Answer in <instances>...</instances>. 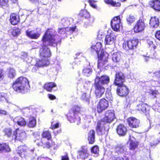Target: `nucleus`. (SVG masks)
<instances>
[{"label": "nucleus", "mask_w": 160, "mask_h": 160, "mask_svg": "<svg viewBox=\"0 0 160 160\" xmlns=\"http://www.w3.org/2000/svg\"><path fill=\"white\" fill-rule=\"evenodd\" d=\"M61 37L56 35V32L54 30L48 29L46 31L42 37V43L39 51L41 60L37 61L36 65L32 69L33 72H35L37 69L36 66L41 67L47 66L49 64V62L48 58L51 56V52L47 46L55 47L58 43L61 41Z\"/></svg>", "instance_id": "f257e3e1"}, {"label": "nucleus", "mask_w": 160, "mask_h": 160, "mask_svg": "<svg viewBox=\"0 0 160 160\" xmlns=\"http://www.w3.org/2000/svg\"><path fill=\"white\" fill-rule=\"evenodd\" d=\"M109 81V78L108 76L102 75L99 77L98 75H97L94 86L95 93L97 98H100L103 94L105 88L103 85L108 84Z\"/></svg>", "instance_id": "f03ea898"}, {"label": "nucleus", "mask_w": 160, "mask_h": 160, "mask_svg": "<svg viewBox=\"0 0 160 160\" xmlns=\"http://www.w3.org/2000/svg\"><path fill=\"white\" fill-rule=\"evenodd\" d=\"M12 88L17 92L24 94L27 92L30 87L27 78L25 77H21L17 79L13 83Z\"/></svg>", "instance_id": "7ed1b4c3"}, {"label": "nucleus", "mask_w": 160, "mask_h": 160, "mask_svg": "<svg viewBox=\"0 0 160 160\" xmlns=\"http://www.w3.org/2000/svg\"><path fill=\"white\" fill-rule=\"evenodd\" d=\"M81 108L78 106H73L68 115V118L71 122L76 123L78 125L80 123V118L78 116L80 112Z\"/></svg>", "instance_id": "20e7f679"}, {"label": "nucleus", "mask_w": 160, "mask_h": 160, "mask_svg": "<svg viewBox=\"0 0 160 160\" xmlns=\"http://www.w3.org/2000/svg\"><path fill=\"white\" fill-rule=\"evenodd\" d=\"M97 55L98 58V67L100 69H108V67L107 64L108 54L106 52H104L103 50H102L100 53H98Z\"/></svg>", "instance_id": "39448f33"}, {"label": "nucleus", "mask_w": 160, "mask_h": 160, "mask_svg": "<svg viewBox=\"0 0 160 160\" xmlns=\"http://www.w3.org/2000/svg\"><path fill=\"white\" fill-rule=\"evenodd\" d=\"M27 148L25 146H20L17 148V153L22 158H26L28 156H30L33 152L34 149H32L27 151Z\"/></svg>", "instance_id": "423d86ee"}, {"label": "nucleus", "mask_w": 160, "mask_h": 160, "mask_svg": "<svg viewBox=\"0 0 160 160\" xmlns=\"http://www.w3.org/2000/svg\"><path fill=\"white\" fill-rule=\"evenodd\" d=\"M138 43V39H130L125 41L123 43V48L126 50L135 49Z\"/></svg>", "instance_id": "0eeeda50"}, {"label": "nucleus", "mask_w": 160, "mask_h": 160, "mask_svg": "<svg viewBox=\"0 0 160 160\" xmlns=\"http://www.w3.org/2000/svg\"><path fill=\"white\" fill-rule=\"evenodd\" d=\"M118 86L116 92L117 94L121 97L126 96L128 94L129 90L127 87L124 83L121 85H116Z\"/></svg>", "instance_id": "6e6552de"}, {"label": "nucleus", "mask_w": 160, "mask_h": 160, "mask_svg": "<svg viewBox=\"0 0 160 160\" xmlns=\"http://www.w3.org/2000/svg\"><path fill=\"white\" fill-rule=\"evenodd\" d=\"M115 118L114 111L113 110H109L106 111L105 116L101 121L104 123H109L112 122Z\"/></svg>", "instance_id": "1a4fd4ad"}, {"label": "nucleus", "mask_w": 160, "mask_h": 160, "mask_svg": "<svg viewBox=\"0 0 160 160\" xmlns=\"http://www.w3.org/2000/svg\"><path fill=\"white\" fill-rule=\"evenodd\" d=\"M145 27V25L144 20L140 19L135 25L133 30L135 33L143 31Z\"/></svg>", "instance_id": "9d476101"}, {"label": "nucleus", "mask_w": 160, "mask_h": 160, "mask_svg": "<svg viewBox=\"0 0 160 160\" xmlns=\"http://www.w3.org/2000/svg\"><path fill=\"white\" fill-rule=\"evenodd\" d=\"M111 24L112 28L114 31H118L120 27L122 26L120 16H118L114 18L111 21Z\"/></svg>", "instance_id": "9b49d317"}, {"label": "nucleus", "mask_w": 160, "mask_h": 160, "mask_svg": "<svg viewBox=\"0 0 160 160\" xmlns=\"http://www.w3.org/2000/svg\"><path fill=\"white\" fill-rule=\"evenodd\" d=\"M13 137H14L15 139L21 141L27 138V135L24 131L18 128L14 132Z\"/></svg>", "instance_id": "f8f14e48"}, {"label": "nucleus", "mask_w": 160, "mask_h": 160, "mask_svg": "<svg viewBox=\"0 0 160 160\" xmlns=\"http://www.w3.org/2000/svg\"><path fill=\"white\" fill-rule=\"evenodd\" d=\"M75 26L72 28L66 27L59 28L58 32L61 34H66V36L67 37V35H71L75 32Z\"/></svg>", "instance_id": "ddd939ff"}, {"label": "nucleus", "mask_w": 160, "mask_h": 160, "mask_svg": "<svg viewBox=\"0 0 160 160\" xmlns=\"http://www.w3.org/2000/svg\"><path fill=\"white\" fill-rule=\"evenodd\" d=\"M108 106V102L105 99H102L100 100L97 105V111L101 113L106 109Z\"/></svg>", "instance_id": "4468645a"}, {"label": "nucleus", "mask_w": 160, "mask_h": 160, "mask_svg": "<svg viewBox=\"0 0 160 160\" xmlns=\"http://www.w3.org/2000/svg\"><path fill=\"white\" fill-rule=\"evenodd\" d=\"M125 81V76L124 74L121 72H117L115 75V78L114 84L116 85H121Z\"/></svg>", "instance_id": "2eb2a0df"}, {"label": "nucleus", "mask_w": 160, "mask_h": 160, "mask_svg": "<svg viewBox=\"0 0 160 160\" xmlns=\"http://www.w3.org/2000/svg\"><path fill=\"white\" fill-rule=\"evenodd\" d=\"M106 125V124L103 122L99 121L98 122L96 127V131L98 135H101L105 134V131L104 127Z\"/></svg>", "instance_id": "dca6fc26"}, {"label": "nucleus", "mask_w": 160, "mask_h": 160, "mask_svg": "<svg viewBox=\"0 0 160 160\" xmlns=\"http://www.w3.org/2000/svg\"><path fill=\"white\" fill-rule=\"evenodd\" d=\"M116 39V36L114 33L112 32L106 35L105 40V43L108 45L113 44Z\"/></svg>", "instance_id": "f3484780"}, {"label": "nucleus", "mask_w": 160, "mask_h": 160, "mask_svg": "<svg viewBox=\"0 0 160 160\" xmlns=\"http://www.w3.org/2000/svg\"><path fill=\"white\" fill-rule=\"evenodd\" d=\"M128 124L129 127L132 128H138L139 124L138 120L133 117H130L127 120Z\"/></svg>", "instance_id": "a211bd4d"}, {"label": "nucleus", "mask_w": 160, "mask_h": 160, "mask_svg": "<svg viewBox=\"0 0 160 160\" xmlns=\"http://www.w3.org/2000/svg\"><path fill=\"white\" fill-rule=\"evenodd\" d=\"M136 109L141 113H145L148 110V107L147 104L142 102L137 105Z\"/></svg>", "instance_id": "6ab92c4d"}, {"label": "nucleus", "mask_w": 160, "mask_h": 160, "mask_svg": "<svg viewBox=\"0 0 160 160\" xmlns=\"http://www.w3.org/2000/svg\"><path fill=\"white\" fill-rule=\"evenodd\" d=\"M127 131L126 127L122 124H119L117 126L116 128L117 132L120 136H125Z\"/></svg>", "instance_id": "aec40b11"}, {"label": "nucleus", "mask_w": 160, "mask_h": 160, "mask_svg": "<svg viewBox=\"0 0 160 160\" xmlns=\"http://www.w3.org/2000/svg\"><path fill=\"white\" fill-rule=\"evenodd\" d=\"M27 35L32 39H37L40 36V33L36 30L30 31L29 30L26 31Z\"/></svg>", "instance_id": "412c9836"}, {"label": "nucleus", "mask_w": 160, "mask_h": 160, "mask_svg": "<svg viewBox=\"0 0 160 160\" xmlns=\"http://www.w3.org/2000/svg\"><path fill=\"white\" fill-rule=\"evenodd\" d=\"M87 65L88 66H85L82 70V74L83 75L89 77L91 75L92 70V66L90 65V63L88 62Z\"/></svg>", "instance_id": "4be33fe9"}, {"label": "nucleus", "mask_w": 160, "mask_h": 160, "mask_svg": "<svg viewBox=\"0 0 160 160\" xmlns=\"http://www.w3.org/2000/svg\"><path fill=\"white\" fill-rule=\"evenodd\" d=\"M149 5L155 10L160 11V0H152L150 2Z\"/></svg>", "instance_id": "5701e85b"}, {"label": "nucleus", "mask_w": 160, "mask_h": 160, "mask_svg": "<svg viewBox=\"0 0 160 160\" xmlns=\"http://www.w3.org/2000/svg\"><path fill=\"white\" fill-rule=\"evenodd\" d=\"M13 121L21 126H24L26 124V122L25 119L20 116H18L15 117L13 119Z\"/></svg>", "instance_id": "b1692460"}, {"label": "nucleus", "mask_w": 160, "mask_h": 160, "mask_svg": "<svg viewBox=\"0 0 160 160\" xmlns=\"http://www.w3.org/2000/svg\"><path fill=\"white\" fill-rule=\"evenodd\" d=\"M78 154L81 158L85 159L88 155V148L86 146H83L81 150L78 152Z\"/></svg>", "instance_id": "393cba45"}, {"label": "nucleus", "mask_w": 160, "mask_h": 160, "mask_svg": "<svg viewBox=\"0 0 160 160\" xmlns=\"http://www.w3.org/2000/svg\"><path fill=\"white\" fill-rule=\"evenodd\" d=\"M127 150L126 147L121 145L117 146L114 149L115 152L118 154H125Z\"/></svg>", "instance_id": "a878e982"}, {"label": "nucleus", "mask_w": 160, "mask_h": 160, "mask_svg": "<svg viewBox=\"0 0 160 160\" xmlns=\"http://www.w3.org/2000/svg\"><path fill=\"white\" fill-rule=\"evenodd\" d=\"M20 21L19 16L15 13L12 14L10 16V21L11 23L13 25L17 24Z\"/></svg>", "instance_id": "bb28decb"}, {"label": "nucleus", "mask_w": 160, "mask_h": 160, "mask_svg": "<svg viewBox=\"0 0 160 160\" xmlns=\"http://www.w3.org/2000/svg\"><path fill=\"white\" fill-rule=\"evenodd\" d=\"M79 15L82 17H84L85 18H89V23H92L94 21V19L90 17V15L89 13L85 10H82L79 13Z\"/></svg>", "instance_id": "cd10ccee"}, {"label": "nucleus", "mask_w": 160, "mask_h": 160, "mask_svg": "<svg viewBox=\"0 0 160 160\" xmlns=\"http://www.w3.org/2000/svg\"><path fill=\"white\" fill-rule=\"evenodd\" d=\"M159 21L158 18L156 17H152L150 20L149 24L152 27L157 28L159 25Z\"/></svg>", "instance_id": "c85d7f7f"}, {"label": "nucleus", "mask_w": 160, "mask_h": 160, "mask_svg": "<svg viewBox=\"0 0 160 160\" xmlns=\"http://www.w3.org/2000/svg\"><path fill=\"white\" fill-rule=\"evenodd\" d=\"M95 131L92 130H90L88 134V140L89 143L91 144H93L95 141Z\"/></svg>", "instance_id": "c756f323"}, {"label": "nucleus", "mask_w": 160, "mask_h": 160, "mask_svg": "<svg viewBox=\"0 0 160 160\" xmlns=\"http://www.w3.org/2000/svg\"><path fill=\"white\" fill-rule=\"evenodd\" d=\"M102 44L100 42H97L95 45L92 46L91 47V50L92 52H95L97 55L100 53L101 51Z\"/></svg>", "instance_id": "7c9ffc66"}, {"label": "nucleus", "mask_w": 160, "mask_h": 160, "mask_svg": "<svg viewBox=\"0 0 160 160\" xmlns=\"http://www.w3.org/2000/svg\"><path fill=\"white\" fill-rule=\"evenodd\" d=\"M10 151L8 144L6 143H0V153L9 152Z\"/></svg>", "instance_id": "2f4dec72"}, {"label": "nucleus", "mask_w": 160, "mask_h": 160, "mask_svg": "<svg viewBox=\"0 0 160 160\" xmlns=\"http://www.w3.org/2000/svg\"><path fill=\"white\" fill-rule=\"evenodd\" d=\"M72 18H65L62 19L61 21V23L64 26L68 27L73 22Z\"/></svg>", "instance_id": "473e14b6"}, {"label": "nucleus", "mask_w": 160, "mask_h": 160, "mask_svg": "<svg viewBox=\"0 0 160 160\" xmlns=\"http://www.w3.org/2000/svg\"><path fill=\"white\" fill-rule=\"evenodd\" d=\"M7 74L8 77L10 78H13L16 76L15 70L12 68H10L7 69Z\"/></svg>", "instance_id": "72a5a7b5"}, {"label": "nucleus", "mask_w": 160, "mask_h": 160, "mask_svg": "<svg viewBox=\"0 0 160 160\" xmlns=\"http://www.w3.org/2000/svg\"><path fill=\"white\" fill-rule=\"evenodd\" d=\"M121 59V56L120 52H116L112 55V59L115 62H119Z\"/></svg>", "instance_id": "f704fd0d"}, {"label": "nucleus", "mask_w": 160, "mask_h": 160, "mask_svg": "<svg viewBox=\"0 0 160 160\" xmlns=\"http://www.w3.org/2000/svg\"><path fill=\"white\" fill-rule=\"evenodd\" d=\"M42 138L41 139H43L44 140V138H46L47 140H49L51 139V132L48 130L44 131L42 134Z\"/></svg>", "instance_id": "c9c22d12"}, {"label": "nucleus", "mask_w": 160, "mask_h": 160, "mask_svg": "<svg viewBox=\"0 0 160 160\" xmlns=\"http://www.w3.org/2000/svg\"><path fill=\"white\" fill-rule=\"evenodd\" d=\"M56 86V84L54 82L47 83L44 85V88L47 91L51 92L52 89Z\"/></svg>", "instance_id": "e433bc0d"}, {"label": "nucleus", "mask_w": 160, "mask_h": 160, "mask_svg": "<svg viewBox=\"0 0 160 160\" xmlns=\"http://www.w3.org/2000/svg\"><path fill=\"white\" fill-rule=\"evenodd\" d=\"M90 93L89 92H85L83 93L81 97V99L84 102L88 103L89 102Z\"/></svg>", "instance_id": "4c0bfd02"}, {"label": "nucleus", "mask_w": 160, "mask_h": 160, "mask_svg": "<svg viewBox=\"0 0 160 160\" xmlns=\"http://www.w3.org/2000/svg\"><path fill=\"white\" fill-rule=\"evenodd\" d=\"M36 124V120L34 117H30L29 119V122L28 123V126L30 128L34 127Z\"/></svg>", "instance_id": "58836bf2"}, {"label": "nucleus", "mask_w": 160, "mask_h": 160, "mask_svg": "<svg viewBox=\"0 0 160 160\" xmlns=\"http://www.w3.org/2000/svg\"><path fill=\"white\" fill-rule=\"evenodd\" d=\"M138 142L136 141H133L132 138H130V150H134L138 146Z\"/></svg>", "instance_id": "ea45409f"}, {"label": "nucleus", "mask_w": 160, "mask_h": 160, "mask_svg": "<svg viewBox=\"0 0 160 160\" xmlns=\"http://www.w3.org/2000/svg\"><path fill=\"white\" fill-rule=\"evenodd\" d=\"M18 108L16 110V111H18L20 110L21 112L26 117L29 116L30 114H29L30 110L28 108H25L22 109H21L19 108L18 107H17Z\"/></svg>", "instance_id": "a19ab883"}, {"label": "nucleus", "mask_w": 160, "mask_h": 160, "mask_svg": "<svg viewBox=\"0 0 160 160\" xmlns=\"http://www.w3.org/2000/svg\"><path fill=\"white\" fill-rule=\"evenodd\" d=\"M128 24L131 25L135 20V18L134 16L130 15L127 17L126 19Z\"/></svg>", "instance_id": "79ce46f5"}, {"label": "nucleus", "mask_w": 160, "mask_h": 160, "mask_svg": "<svg viewBox=\"0 0 160 160\" xmlns=\"http://www.w3.org/2000/svg\"><path fill=\"white\" fill-rule=\"evenodd\" d=\"M48 141H47L45 142H44V140H43V139H41V143L38 145V146H42L44 148H49L51 147V144L49 141H48Z\"/></svg>", "instance_id": "37998d69"}, {"label": "nucleus", "mask_w": 160, "mask_h": 160, "mask_svg": "<svg viewBox=\"0 0 160 160\" xmlns=\"http://www.w3.org/2000/svg\"><path fill=\"white\" fill-rule=\"evenodd\" d=\"M104 1L106 3L111 4L112 6L114 7H119L121 5V4L120 2H116L112 0H104Z\"/></svg>", "instance_id": "c03bdc74"}, {"label": "nucleus", "mask_w": 160, "mask_h": 160, "mask_svg": "<svg viewBox=\"0 0 160 160\" xmlns=\"http://www.w3.org/2000/svg\"><path fill=\"white\" fill-rule=\"evenodd\" d=\"M2 132L4 135L7 137H10L12 134V130L10 128H5L3 130Z\"/></svg>", "instance_id": "a18cd8bd"}, {"label": "nucleus", "mask_w": 160, "mask_h": 160, "mask_svg": "<svg viewBox=\"0 0 160 160\" xmlns=\"http://www.w3.org/2000/svg\"><path fill=\"white\" fill-rule=\"evenodd\" d=\"M91 152L92 153L96 155V156H98L99 152L98 147L95 145L92 147L91 148Z\"/></svg>", "instance_id": "49530a36"}, {"label": "nucleus", "mask_w": 160, "mask_h": 160, "mask_svg": "<svg viewBox=\"0 0 160 160\" xmlns=\"http://www.w3.org/2000/svg\"><path fill=\"white\" fill-rule=\"evenodd\" d=\"M12 32V35L13 36H16L19 34L20 31L18 28L11 29L9 31Z\"/></svg>", "instance_id": "de8ad7c7"}, {"label": "nucleus", "mask_w": 160, "mask_h": 160, "mask_svg": "<svg viewBox=\"0 0 160 160\" xmlns=\"http://www.w3.org/2000/svg\"><path fill=\"white\" fill-rule=\"evenodd\" d=\"M8 0H0V7H7Z\"/></svg>", "instance_id": "09e8293b"}, {"label": "nucleus", "mask_w": 160, "mask_h": 160, "mask_svg": "<svg viewBox=\"0 0 160 160\" xmlns=\"http://www.w3.org/2000/svg\"><path fill=\"white\" fill-rule=\"evenodd\" d=\"M4 100L7 101L5 97V94L3 92H0V101L2 102Z\"/></svg>", "instance_id": "8fccbe9b"}, {"label": "nucleus", "mask_w": 160, "mask_h": 160, "mask_svg": "<svg viewBox=\"0 0 160 160\" xmlns=\"http://www.w3.org/2000/svg\"><path fill=\"white\" fill-rule=\"evenodd\" d=\"M59 127V123L58 122L54 123L52 122L51 128L52 129L58 128Z\"/></svg>", "instance_id": "3c124183"}, {"label": "nucleus", "mask_w": 160, "mask_h": 160, "mask_svg": "<svg viewBox=\"0 0 160 160\" xmlns=\"http://www.w3.org/2000/svg\"><path fill=\"white\" fill-rule=\"evenodd\" d=\"M154 97H156L159 94V92L157 90H151L150 92Z\"/></svg>", "instance_id": "603ef678"}, {"label": "nucleus", "mask_w": 160, "mask_h": 160, "mask_svg": "<svg viewBox=\"0 0 160 160\" xmlns=\"http://www.w3.org/2000/svg\"><path fill=\"white\" fill-rule=\"evenodd\" d=\"M154 76H156L158 79L160 80V70L153 73Z\"/></svg>", "instance_id": "864d4df0"}, {"label": "nucleus", "mask_w": 160, "mask_h": 160, "mask_svg": "<svg viewBox=\"0 0 160 160\" xmlns=\"http://www.w3.org/2000/svg\"><path fill=\"white\" fill-rule=\"evenodd\" d=\"M4 71L0 69V81L2 80L4 78Z\"/></svg>", "instance_id": "5fc2aeb1"}, {"label": "nucleus", "mask_w": 160, "mask_h": 160, "mask_svg": "<svg viewBox=\"0 0 160 160\" xmlns=\"http://www.w3.org/2000/svg\"><path fill=\"white\" fill-rule=\"evenodd\" d=\"M156 37L160 41V31L157 32L155 34Z\"/></svg>", "instance_id": "6e6d98bb"}, {"label": "nucleus", "mask_w": 160, "mask_h": 160, "mask_svg": "<svg viewBox=\"0 0 160 160\" xmlns=\"http://www.w3.org/2000/svg\"><path fill=\"white\" fill-rule=\"evenodd\" d=\"M112 160H124L123 158L121 157H113L112 158Z\"/></svg>", "instance_id": "4d7b16f0"}, {"label": "nucleus", "mask_w": 160, "mask_h": 160, "mask_svg": "<svg viewBox=\"0 0 160 160\" xmlns=\"http://www.w3.org/2000/svg\"><path fill=\"white\" fill-rule=\"evenodd\" d=\"M48 98L52 100L55 99L56 98V97L54 95L52 94H48Z\"/></svg>", "instance_id": "13d9d810"}, {"label": "nucleus", "mask_w": 160, "mask_h": 160, "mask_svg": "<svg viewBox=\"0 0 160 160\" xmlns=\"http://www.w3.org/2000/svg\"><path fill=\"white\" fill-rule=\"evenodd\" d=\"M92 2L93 1H89L88 2L90 5L94 8H96L97 7L96 5L94 3Z\"/></svg>", "instance_id": "bf43d9fd"}, {"label": "nucleus", "mask_w": 160, "mask_h": 160, "mask_svg": "<svg viewBox=\"0 0 160 160\" xmlns=\"http://www.w3.org/2000/svg\"><path fill=\"white\" fill-rule=\"evenodd\" d=\"M61 160H69V158L67 155L62 156Z\"/></svg>", "instance_id": "052dcab7"}, {"label": "nucleus", "mask_w": 160, "mask_h": 160, "mask_svg": "<svg viewBox=\"0 0 160 160\" xmlns=\"http://www.w3.org/2000/svg\"><path fill=\"white\" fill-rule=\"evenodd\" d=\"M160 142V137L158 139V140H156L155 142H152V145H157L159 142Z\"/></svg>", "instance_id": "680f3d73"}, {"label": "nucleus", "mask_w": 160, "mask_h": 160, "mask_svg": "<svg viewBox=\"0 0 160 160\" xmlns=\"http://www.w3.org/2000/svg\"><path fill=\"white\" fill-rule=\"evenodd\" d=\"M7 112L6 111L3 110H0V114L2 115H6Z\"/></svg>", "instance_id": "e2e57ef3"}, {"label": "nucleus", "mask_w": 160, "mask_h": 160, "mask_svg": "<svg viewBox=\"0 0 160 160\" xmlns=\"http://www.w3.org/2000/svg\"><path fill=\"white\" fill-rule=\"evenodd\" d=\"M158 139H154V138H151V141L150 142V145L151 146H156L157 145H152V142H156V140H158Z\"/></svg>", "instance_id": "0e129e2a"}, {"label": "nucleus", "mask_w": 160, "mask_h": 160, "mask_svg": "<svg viewBox=\"0 0 160 160\" xmlns=\"http://www.w3.org/2000/svg\"><path fill=\"white\" fill-rule=\"evenodd\" d=\"M144 59L145 60V62H147L148 61L149 59L150 58L149 57H147V56H144Z\"/></svg>", "instance_id": "69168bd1"}, {"label": "nucleus", "mask_w": 160, "mask_h": 160, "mask_svg": "<svg viewBox=\"0 0 160 160\" xmlns=\"http://www.w3.org/2000/svg\"><path fill=\"white\" fill-rule=\"evenodd\" d=\"M106 98H107L108 99H111V98L110 97H109V95L108 93H106Z\"/></svg>", "instance_id": "338daca9"}, {"label": "nucleus", "mask_w": 160, "mask_h": 160, "mask_svg": "<svg viewBox=\"0 0 160 160\" xmlns=\"http://www.w3.org/2000/svg\"><path fill=\"white\" fill-rule=\"evenodd\" d=\"M83 82V80L82 79H81L79 81V82H78V84H80V83H82Z\"/></svg>", "instance_id": "774afa93"}]
</instances>
